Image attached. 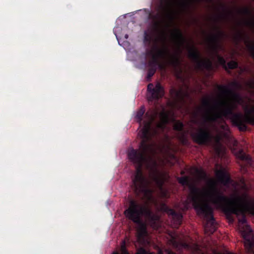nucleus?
Here are the masks:
<instances>
[{
  "label": "nucleus",
  "instance_id": "nucleus-1",
  "mask_svg": "<svg viewBox=\"0 0 254 254\" xmlns=\"http://www.w3.org/2000/svg\"><path fill=\"white\" fill-rule=\"evenodd\" d=\"M145 112L144 107L141 106L135 116L137 122L140 125L142 124L143 125L139 133L141 138L139 149L131 148L127 151L128 159L136 167V173L132 179V183L135 190L137 192H145L147 190L148 182L143 175L142 168L143 164L147 162L148 155L151 150L149 142L152 138L157 137L161 132L164 131L169 122L168 115L165 113H162L161 122L156 123L155 126L153 127L152 124L156 116V112L147 111L145 114V119L143 121Z\"/></svg>",
  "mask_w": 254,
  "mask_h": 254
},
{
  "label": "nucleus",
  "instance_id": "nucleus-2",
  "mask_svg": "<svg viewBox=\"0 0 254 254\" xmlns=\"http://www.w3.org/2000/svg\"><path fill=\"white\" fill-rule=\"evenodd\" d=\"M218 88L222 93L231 95L233 101L219 102L218 111L211 115H207L204 118V123L215 122L218 119L224 117L231 119L241 131L246 130L247 127L245 123L254 125V106L246 104L239 94L228 86L219 85Z\"/></svg>",
  "mask_w": 254,
  "mask_h": 254
},
{
  "label": "nucleus",
  "instance_id": "nucleus-3",
  "mask_svg": "<svg viewBox=\"0 0 254 254\" xmlns=\"http://www.w3.org/2000/svg\"><path fill=\"white\" fill-rule=\"evenodd\" d=\"M208 185L210 189L207 192V196L210 202L227 215L243 214L242 217L239 221L243 224H246L247 219L242 208V204L244 201L243 198L240 196L233 198L226 196L223 191L216 187V183L213 180L208 181Z\"/></svg>",
  "mask_w": 254,
  "mask_h": 254
},
{
  "label": "nucleus",
  "instance_id": "nucleus-4",
  "mask_svg": "<svg viewBox=\"0 0 254 254\" xmlns=\"http://www.w3.org/2000/svg\"><path fill=\"white\" fill-rule=\"evenodd\" d=\"M161 40L163 45V48L160 49L156 45L151 50L146 52V55L151 57V60L148 62L149 67L157 69V66L162 68V65L159 62L160 58L167 59L168 63L171 66L176 67L181 64V60L179 55H172L170 53L167 46V34L165 30L161 31Z\"/></svg>",
  "mask_w": 254,
  "mask_h": 254
},
{
  "label": "nucleus",
  "instance_id": "nucleus-5",
  "mask_svg": "<svg viewBox=\"0 0 254 254\" xmlns=\"http://www.w3.org/2000/svg\"><path fill=\"white\" fill-rule=\"evenodd\" d=\"M126 217L134 223L140 224L141 217L154 222L158 217L154 214L148 205L139 204L137 201L131 199L129 201L128 207L124 211Z\"/></svg>",
  "mask_w": 254,
  "mask_h": 254
},
{
  "label": "nucleus",
  "instance_id": "nucleus-6",
  "mask_svg": "<svg viewBox=\"0 0 254 254\" xmlns=\"http://www.w3.org/2000/svg\"><path fill=\"white\" fill-rule=\"evenodd\" d=\"M171 4L170 0H161L158 6L159 13L156 15L149 14V17L155 20L154 26L156 31L160 29L161 22L158 21L159 19H161L165 23L166 28H168L170 24L173 22L174 17L171 10Z\"/></svg>",
  "mask_w": 254,
  "mask_h": 254
},
{
  "label": "nucleus",
  "instance_id": "nucleus-7",
  "mask_svg": "<svg viewBox=\"0 0 254 254\" xmlns=\"http://www.w3.org/2000/svg\"><path fill=\"white\" fill-rule=\"evenodd\" d=\"M195 207L197 214L203 217L207 222L205 225V230L207 233L213 234L217 229L216 223L213 214V209L209 205H202L198 203Z\"/></svg>",
  "mask_w": 254,
  "mask_h": 254
},
{
  "label": "nucleus",
  "instance_id": "nucleus-8",
  "mask_svg": "<svg viewBox=\"0 0 254 254\" xmlns=\"http://www.w3.org/2000/svg\"><path fill=\"white\" fill-rule=\"evenodd\" d=\"M188 57L195 63L196 68L199 70H210L212 68V61L209 59H202L199 51L194 45L189 47Z\"/></svg>",
  "mask_w": 254,
  "mask_h": 254
},
{
  "label": "nucleus",
  "instance_id": "nucleus-9",
  "mask_svg": "<svg viewBox=\"0 0 254 254\" xmlns=\"http://www.w3.org/2000/svg\"><path fill=\"white\" fill-rule=\"evenodd\" d=\"M217 33L212 34L208 38L209 42L211 43V48L215 52L217 57L218 64L222 65L226 70L227 69V64L225 59L218 54V50L221 47L220 41L225 36V33L220 30L219 27H215Z\"/></svg>",
  "mask_w": 254,
  "mask_h": 254
},
{
  "label": "nucleus",
  "instance_id": "nucleus-10",
  "mask_svg": "<svg viewBox=\"0 0 254 254\" xmlns=\"http://www.w3.org/2000/svg\"><path fill=\"white\" fill-rule=\"evenodd\" d=\"M193 140L199 145H207L211 141L212 135L207 127H200L191 133Z\"/></svg>",
  "mask_w": 254,
  "mask_h": 254
},
{
  "label": "nucleus",
  "instance_id": "nucleus-11",
  "mask_svg": "<svg viewBox=\"0 0 254 254\" xmlns=\"http://www.w3.org/2000/svg\"><path fill=\"white\" fill-rule=\"evenodd\" d=\"M147 91V96L149 102H152L153 100L157 101L162 98L165 94L164 88L159 82H157L155 86L153 83H149Z\"/></svg>",
  "mask_w": 254,
  "mask_h": 254
},
{
  "label": "nucleus",
  "instance_id": "nucleus-12",
  "mask_svg": "<svg viewBox=\"0 0 254 254\" xmlns=\"http://www.w3.org/2000/svg\"><path fill=\"white\" fill-rule=\"evenodd\" d=\"M169 92L174 101L178 104L184 103L185 97L189 95L188 93L184 92L182 89L178 90L174 87H172Z\"/></svg>",
  "mask_w": 254,
  "mask_h": 254
},
{
  "label": "nucleus",
  "instance_id": "nucleus-13",
  "mask_svg": "<svg viewBox=\"0 0 254 254\" xmlns=\"http://www.w3.org/2000/svg\"><path fill=\"white\" fill-rule=\"evenodd\" d=\"M235 39L237 42L244 40L251 56L254 58V43H252L249 39V37L241 31H239L235 36Z\"/></svg>",
  "mask_w": 254,
  "mask_h": 254
},
{
  "label": "nucleus",
  "instance_id": "nucleus-14",
  "mask_svg": "<svg viewBox=\"0 0 254 254\" xmlns=\"http://www.w3.org/2000/svg\"><path fill=\"white\" fill-rule=\"evenodd\" d=\"M190 193L192 194V201L193 203V206L195 210V207L198 203H200L202 205H209L208 204L204 203L201 200H200L198 198V196L199 195L200 190L199 188H197L196 186L190 185Z\"/></svg>",
  "mask_w": 254,
  "mask_h": 254
},
{
  "label": "nucleus",
  "instance_id": "nucleus-15",
  "mask_svg": "<svg viewBox=\"0 0 254 254\" xmlns=\"http://www.w3.org/2000/svg\"><path fill=\"white\" fill-rule=\"evenodd\" d=\"M216 176L219 182L225 186H228L231 182L229 175L223 170H217Z\"/></svg>",
  "mask_w": 254,
  "mask_h": 254
},
{
  "label": "nucleus",
  "instance_id": "nucleus-16",
  "mask_svg": "<svg viewBox=\"0 0 254 254\" xmlns=\"http://www.w3.org/2000/svg\"><path fill=\"white\" fill-rule=\"evenodd\" d=\"M151 178L158 187H162L165 181L164 174L160 173L157 169H154L152 170Z\"/></svg>",
  "mask_w": 254,
  "mask_h": 254
},
{
  "label": "nucleus",
  "instance_id": "nucleus-17",
  "mask_svg": "<svg viewBox=\"0 0 254 254\" xmlns=\"http://www.w3.org/2000/svg\"><path fill=\"white\" fill-rule=\"evenodd\" d=\"M166 211L169 215L172 217L176 224L180 225L182 224L183 215L181 213L177 212L174 209L168 207L166 208Z\"/></svg>",
  "mask_w": 254,
  "mask_h": 254
},
{
  "label": "nucleus",
  "instance_id": "nucleus-18",
  "mask_svg": "<svg viewBox=\"0 0 254 254\" xmlns=\"http://www.w3.org/2000/svg\"><path fill=\"white\" fill-rule=\"evenodd\" d=\"M154 31L148 29L145 30L143 33V43L144 44L151 46L153 41Z\"/></svg>",
  "mask_w": 254,
  "mask_h": 254
},
{
  "label": "nucleus",
  "instance_id": "nucleus-19",
  "mask_svg": "<svg viewBox=\"0 0 254 254\" xmlns=\"http://www.w3.org/2000/svg\"><path fill=\"white\" fill-rule=\"evenodd\" d=\"M252 229L250 226L247 225L245 230L242 231V235L244 239L247 241L249 245L250 249L252 248V243L250 241V236L252 233Z\"/></svg>",
  "mask_w": 254,
  "mask_h": 254
},
{
  "label": "nucleus",
  "instance_id": "nucleus-20",
  "mask_svg": "<svg viewBox=\"0 0 254 254\" xmlns=\"http://www.w3.org/2000/svg\"><path fill=\"white\" fill-rule=\"evenodd\" d=\"M172 36L180 45L183 44L186 42V39L182 31L178 28L175 29L174 32L172 33Z\"/></svg>",
  "mask_w": 254,
  "mask_h": 254
},
{
  "label": "nucleus",
  "instance_id": "nucleus-21",
  "mask_svg": "<svg viewBox=\"0 0 254 254\" xmlns=\"http://www.w3.org/2000/svg\"><path fill=\"white\" fill-rule=\"evenodd\" d=\"M237 157L241 160L246 161L248 162L251 161V157L247 154L243 150L241 149L238 151L237 154Z\"/></svg>",
  "mask_w": 254,
  "mask_h": 254
},
{
  "label": "nucleus",
  "instance_id": "nucleus-22",
  "mask_svg": "<svg viewBox=\"0 0 254 254\" xmlns=\"http://www.w3.org/2000/svg\"><path fill=\"white\" fill-rule=\"evenodd\" d=\"M121 251L122 254H129L128 251L127 249L126 243L125 240L123 241L121 244ZM113 254H119L117 252H114Z\"/></svg>",
  "mask_w": 254,
  "mask_h": 254
},
{
  "label": "nucleus",
  "instance_id": "nucleus-23",
  "mask_svg": "<svg viewBox=\"0 0 254 254\" xmlns=\"http://www.w3.org/2000/svg\"><path fill=\"white\" fill-rule=\"evenodd\" d=\"M156 70L157 69L156 68L149 67L146 77V79L147 81H150L151 80V77L155 73Z\"/></svg>",
  "mask_w": 254,
  "mask_h": 254
},
{
  "label": "nucleus",
  "instance_id": "nucleus-24",
  "mask_svg": "<svg viewBox=\"0 0 254 254\" xmlns=\"http://www.w3.org/2000/svg\"><path fill=\"white\" fill-rule=\"evenodd\" d=\"M178 180L179 183L183 186H189L190 185L189 179L187 176L179 177Z\"/></svg>",
  "mask_w": 254,
  "mask_h": 254
},
{
  "label": "nucleus",
  "instance_id": "nucleus-25",
  "mask_svg": "<svg viewBox=\"0 0 254 254\" xmlns=\"http://www.w3.org/2000/svg\"><path fill=\"white\" fill-rule=\"evenodd\" d=\"M222 7L223 11H224V14L223 15V17H228L230 16H233V13L231 10H229L227 7L224 5H222Z\"/></svg>",
  "mask_w": 254,
  "mask_h": 254
},
{
  "label": "nucleus",
  "instance_id": "nucleus-26",
  "mask_svg": "<svg viewBox=\"0 0 254 254\" xmlns=\"http://www.w3.org/2000/svg\"><path fill=\"white\" fill-rule=\"evenodd\" d=\"M238 67V62L235 61H231L227 64V69H234Z\"/></svg>",
  "mask_w": 254,
  "mask_h": 254
},
{
  "label": "nucleus",
  "instance_id": "nucleus-27",
  "mask_svg": "<svg viewBox=\"0 0 254 254\" xmlns=\"http://www.w3.org/2000/svg\"><path fill=\"white\" fill-rule=\"evenodd\" d=\"M211 99L209 97L204 98L203 99L202 103L203 107L206 108L210 109H211V106L210 104Z\"/></svg>",
  "mask_w": 254,
  "mask_h": 254
},
{
  "label": "nucleus",
  "instance_id": "nucleus-28",
  "mask_svg": "<svg viewBox=\"0 0 254 254\" xmlns=\"http://www.w3.org/2000/svg\"><path fill=\"white\" fill-rule=\"evenodd\" d=\"M174 128L177 131H181L183 130L184 125L182 122L178 121L174 125Z\"/></svg>",
  "mask_w": 254,
  "mask_h": 254
},
{
  "label": "nucleus",
  "instance_id": "nucleus-29",
  "mask_svg": "<svg viewBox=\"0 0 254 254\" xmlns=\"http://www.w3.org/2000/svg\"><path fill=\"white\" fill-rule=\"evenodd\" d=\"M239 12L240 14L251 16L252 15V11L248 8H244L243 9L239 10Z\"/></svg>",
  "mask_w": 254,
  "mask_h": 254
},
{
  "label": "nucleus",
  "instance_id": "nucleus-30",
  "mask_svg": "<svg viewBox=\"0 0 254 254\" xmlns=\"http://www.w3.org/2000/svg\"><path fill=\"white\" fill-rule=\"evenodd\" d=\"M136 254H155L154 253H151L146 251L143 248H140L137 251Z\"/></svg>",
  "mask_w": 254,
  "mask_h": 254
},
{
  "label": "nucleus",
  "instance_id": "nucleus-31",
  "mask_svg": "<svg viewBox=\"0 0 254 254\" xmlns=\"http://www.w3.org/2000/svg\"><path fill=\"white\" fill-rule=\"evenodd\" d=\"M146 233V228L144 227H142L140 229V236H142Z\"/></svg>",
  "mask_w": 254,
  "mask_h": 254
},
{
  "label": "nucleus",
  "instance_id": "nucleus-32",
  "mask_svg": "<svg viewBox=\"0 0 254 254\" xmlns=\"http://www.w3.org/2000/svg\"><path fill=\"white\" fill-rule=\"evenodd\" d=\"M246 23L247 25L254 27V19L253 20L247 21Z\"/></svg>",
  "mask_w": 254,
  "mask_h": 254
},
{
  "label": "nucleus",
  "instance_id": "nucleus-33",
  "mask_svg": "<svg viewBox=\"0 0 254 254\" xmlns=\"http://www.w3.org/2000/svg\"><path fill=\"white\" fill-rule=\"evenodd\" d=\"M182 6L184 8H187L189 6V3L187 2L184 1L181 3Z\"/></svg>",
  "mask_w": 254,
  "mask_h": 254
},
{
  "label": "nucleus",
  "instance_id": "nucleus-34",
  "mask_svg": "<svg viewBox=\"0 0 254 254\" xmlns=\"http://www.w3.org/2000/svg\"><path fill=\"white\" fill-rule=\"evenodd\" d=\"M197 172L201 176L202 178H205L206 177L205 173L203 171L197 170Z\"/></svg>",
  "mask_w": 254,
  "mask_h": 254
},
{
  "label": "nucleus",
  "instance_id": "nucleus-35",
  "mask_svg": "<svg viewBox=\"0 0 254 254\" xmlns=\"http://www.w3.org/2000/svg\"><path fill=\"white\" fill-rule=\"evenodd\" d=\"M167 254H176L175 253L171 250H167ZM159 254H163V253L161 250L159 251Z\"/></svg>",
  "mask_w": 254,
  "mask_h": 254
},
{
  "label": "nucleus",
  "instance_id": "nucleus-36",
  "mask_svg": "<svg viewBox=\"0 0 254 254\" xmlns=\"http://www.w3.org/2000/svg\"><path fill=\"white\" fill-rule=\"evenodd\" d=\"M182 142L184 143H186V142H187V139L186 138L184 135H183L182 136Z\"/></svg>",
  "mask_w": 254,
  "mask_h": 254
},
{
  "label": "nucleus",
  "instance_id": "nucleus-37",
  "mask_svg": "<svg viewBox=\"0 0 254 254\" xmlns=\"http://www.w3.org/2000/svg\"><path fill=\"white\" fill-rule=\"evenodd\" d=\"M232 85H233V86H237L238 85V83H237V82H235H235H233L232 83Z\"/></svg>",
  "mask_w": 254,
  "mask_h": 254
},
{
  "label": "nucleus",
  "instance_id": "nucleus-38",
  "mask_svg": "<svg viewBox=\"0 0 254 254\" xmlns=\"http://www.w3.org/2000/svg\"><path fill=\"white\" fill-rule=\"evenodd\" d=\"M125 38H126V39H127V38H128V35L126 34V35L125 36Z\"/></svg>",
  "mask_w": 254,
  "mask_h": 254
},
{
  "label": "nucleus",
  "instance_id": "nucleus-39",
  "mask_svg": "<svg viewBox=\"0 0 254 254\" xmlns=\"http://www.w3.org/2000/svg\"><path fill=\"white\" fill-rule=\"evenodd\" d=\"M184 173H185V172H184V171H182L181 172V174H182V175L184 174Z\"/></svg>",
  "mask_w": 254,
  "mask_h": 254
}]
</instances>
